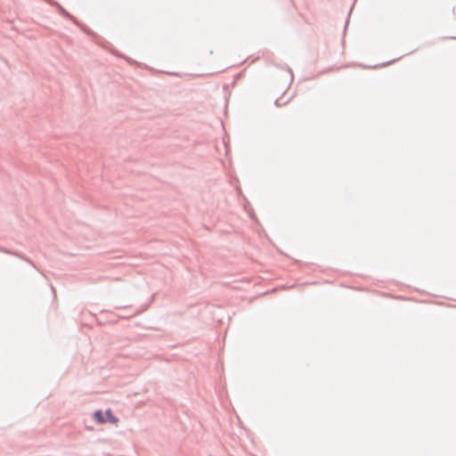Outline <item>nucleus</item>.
<instances>
[{
    "instance_id": "obj_1",
    "label": "nucleus",
    "mask_w": 456,
    "mask_h": 456,
    "mask_svg": "<svg viewBox=\"0 0 456 456\" xmlns=\"http://www.w3.org/2000/svg\"><path fill=\"white\" fill-rule=\"evenodd\" d=\"M107 420L112 424H117L118 422V419L116 418L110 410H107L106 412Z\"/></svg>"
},
{
    "instance_id": "obj_2",
    "label": "nucleus",
    "mask_w": 456,
    "mask_h": 456,
    "mask_svg": "<svg viewBox=\"0 0 456 456\" xmlns=\"http://www.w3.org/2000/svg\"><path fill=\"white\" fill-rule=\"evenodd\" d=\"M94 419L99 423H105L106 422V419L103 418V414H102V412L101 411H97L96 412H94Z\"/></svg>"
}]
</instances>
